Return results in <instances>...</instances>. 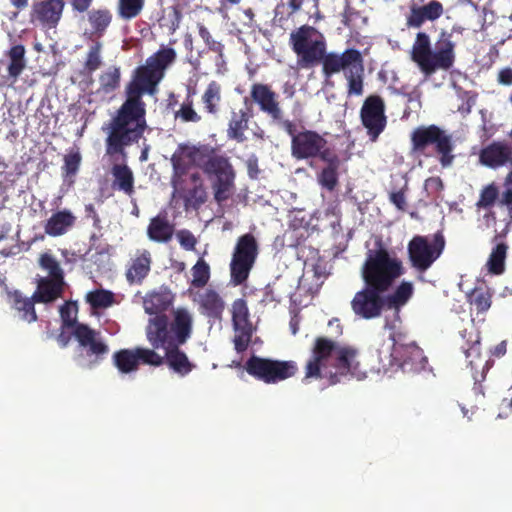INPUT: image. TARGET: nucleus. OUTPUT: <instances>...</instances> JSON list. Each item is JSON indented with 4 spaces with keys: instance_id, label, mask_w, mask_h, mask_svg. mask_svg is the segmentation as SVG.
Here are the masks:
<instances>
[{
    "instance_id": "23",
    "label": "nucleus",
    "mask_w": 512,
    "mask_h": 512,
    "mask_svg": "<svg viewBox=\"0 0 512 512\" xmlns=\"http://www.w3.org/2000/svg\"><path fill=\"white\" fill-rule=\"evenodd\" d=\"M479 162L493 169L506 165L512 167V145L506 141H493L480 150Z\"/></svg>"
},
{
    "instance_id": "56",
    "label": "nucleus",
    "mask_w": 512,
    "mask_h": 512,
    "mask_svg": "<svg viewBox=\"0 0 512 512\" xmlns=\"http://www.w3.org/2000/svg\"><path fill=\"white\" fill-rule=\"evenodd\" d=\"M177 238L182 248L188 251L195 250L197 239L191 231L186 229L180 230L177 233Z\"/></svg>"
},
{
    "instance_id": "59",
    "label": "nucleus",
    "mask_w": 512,
    "mask_h": 512,
    "mask_svg": "<svg viewBox=\"0 0 512 512\" xmlns=\"http://www.w3.org/2000/svg\"><path fill=\"white\" fill-rule=\"evenodd\" d=\"M390 201L400 210H404L406 206V200L404 192L397 191L390 194Z\"/></svg>"
},
{
    "instance_id": "15",
    "label": "nucleus",
    "mask_w": 512,
    "mask_h": 512,
    "mask_svg": "<svg viewBox=\"0 0 512 512\" xmlns=\"http://www.w3.org/2000/svg\"><path fill=\"white\" fill-rule=\"evenodd\" d=\"M384 99L376 94L369 95L360 109V120L371 142H376L387 126Z\"/></svg>"
},
{
    "instance_id": "53",
    "label": "nucleus",
    "mask_w": 512,
    "mask_h": 512,
    "mask_svg": "<svg viewBox=\"0 0 512 512\" xmlns=\"http://www.w3.org/2000/svg\"><path fill=\"white\" fill-rule=\"evenodd\" d=\"M504 187L505 190L501 194L499 205L507 207L509 213H512V170L505 177Z\"/></svg>"
},
{
    "instance_id": "62",
    "label": "nucleus",
    "mask_w": 512,
    "mask_h": 512,
    "mask_svg": "<svg viewBox=\"0 0 512 512\" xmlns=\"http://www.w3.org/2000/svg\"><path fill=\"white\" fill-rule=\"evenodd\" d=\"M242 0H219L220 8L219 11L228 10L231 7L238 5Z\"/></svg>"
},
{
    "instance_id": "63",
    "label": "nucleus",
    "mask_w": 512,
    "mask_h": 512,
    "mask_svg": "<svg viewBox=\"0 0 512 512\" xmlns=\"http://www.w3.org/2000/svg\"><path fill=\"white\" fill-rule=\"evenodd\" d=\"M9 2L18 11H23L29 6V0H9Z\"/></svg>"
},
{
    "instance_id": "27",
    "label": "nucleus",
    "mask_w": 512,
    "mask_h": 512,
    "mask_svg": "<svg viewBox=\"0 0 512 512\" xmlns=\"http://www.w3.org/2000/svg\"><path fill=\"white\" fill-rule=\"evenodd\" d=\"M194 301L197 302L202 315L215 320L222 318L225 302L216 290L212 288L205 289L198 293Z\"/></svg>"
},
{
    "instance_id": "13",
    "label": "nucleus",
    "mask_w": 512,
    "mask_h": 512,
    "mask_svg": "<svg viewBox=\"0 0 512 512\" xmlns=\"http://www.w3.org/2000/svg\"><path fill=\"white\" fill-rule=\"evenodd\" d=\"M257 255L258 245L255 237L250 233L240 236L230 264L231 281L235 285H241L247 280Z\"/></svg>"
},
{
    "instance_id": "9",
    "label": "nucleus",
    "mask_w": 512,
    "mask_h": 512,
    "mask_svg": "<svg viewBox=\"0 0 512 512\" xmlns=\"http://www.w3.org/2000/svg\"><path fill=\"white\" fill-rule=\"evenodd\" d=\"M291 137V155L297 160L319 158L333 151L327 146L328 141L314 130L297 128V123L292 120L283 121L279 127Z\"/></svg>"
},
{
    "instance_id": "51",
    "label": "nucleus",
    "mask_w": 512,
    "mask_h": 512,
    "mask_svg": "<svg viewBox=\"0 0 512 512\" xmlns=\"http://www.w3.org/2000/svg\"><path fill=\"white\" fill-rule=\"evenodd\" d=\"M39 266L48 272V278L64 279V271L52 254H41L39 258Z\"/></svg>"
},
{
    "instance_id": "6",
    "label": "nucleus",
    "mask_w": 512,
    "mask_h": 512,
    "mask_svg": "<svg viewBox=\"0 0 512 512\" xmlns=\"http://www.w3.org/2000/svg\"><path fill=\"white\" fill-rule=\"evenodd\" d=\"M411 151L416 155H434L442 168H449L455 161V143L452 134L431 124L415 128L410 134Z\"/></svg>"
},
{
    "instance_id": "4",
    "label": "nucleus",
    "mask_w": 512,
    "mask_h": 512,
    "mask_svg": "<svg viewBox=\"0 0 512 512\" xmlns=\"http://www.w3.org/2000/svg\"><path fill=\"white\" fill-rule=\"evenodd\" d=\"M305 365L304 380L328 379L330 385L341 381L342 377L360 379L365 375L358 360L359 352L351 346H340L326 337H317Z\"/></svg>"
},
{
    "instance_id": "39",
    "label": "nucleus",
    "mask_w": 512,
    "mask_h": 512,
    "mask_svg": "<svg viewBox=\"0 0 512 512\" xmlns=\"http://www.w3.org/2000/svg\"><path fill=\"white\" fill-rule=\"evenodd\" d=\"M413 284L403 281L392 294L386 296L387 308L399 310L413 295Z\"/></svg>"
},
{
    "instance_id": "2",
    "label": "nucleus",
    "mask_w": 512,
    "mask_h": 512,
    "mask_svg": "<svg viewBox=\"0 0 512 512\" xmlns=\"http://www.w3.org/2000/svg\"><path fill=\"white\" fill-rule=\"evenodd\" d=\"M403 272L401 260L392 257L386 248L369 250L361 269L364 287L350 302L354 315L363 320L379 318L388 309L385 293Z\"/></svg>"
},
{
    "instance_id": "61",
    "label": "nucleus",
    "mask_w": 512,
    "mask_h": 512,
    "mask_svg": "<svg viewBox=\"0 0 512 512\" xmlns=\"http://www.w3.org/2000/svg\"><path fill=\"white\" fill-rule=\"evenodd\" d=\"M248 174L251 178H256L259 173L258 161L256 158H250L247 161Z\"/></svg>"
},
{
    "instance_id": "57",
    "label": "nucleus",
    "mask_w": 512,
    "mask_h": 512,
    "mask_svg": "<svg viewBox=\"0 0 512 512\" xmlns=\"http://www.w3.org/2000/svg\"><path fill=\"white\" fill-rule=\"evenodd\" d=\"M72 11L76 13H85L89 11L93 0H69Z\"/></svg>"
},
{
    "instance_id": "31",
    "label": "nucleus",
    "mask_w": 512,
    "mask_h": 512,
    "mask_svg": "<svg viewBox=\"0 0 512 512\" xmlns=\"http://www.w3.org/2000/svg\"><path fill=\"white\" fill-rule=\"evenodd\" d=\"M76 217L70 210L64 209L55 212L44 226L45 233L52 237L64 235L75 224Z\"/></svg>"
},
{
    "instance_id": "10",
    "label": "nucleus",
    "mask_w": 512,
    "mask_h": 512,
    "mask_svg": "<svg viewBox=\"0 0 512 512\" xmlns=\"http://www.w3.org/2000/svg\"><path fill=\"white\" fill-rule=\"evenodd\" d=\"M249 375L266 384H275L295 376L298 366L292 360H276L252 355L245 363Z\"/></svg>"
},
{
    "instance_id": "42",
    "label": "nucleus",
    "mask_w": 512,
    "mask_h": 512,
    "mask_svg": "<svg viewBox=\"0 0 512 512\" xmlns=\"http://www.w3.org/2000/svg\"><path fill=\"white\" fill-rule=\"evenodd\" d=\"M170 301L166 296L159 292H152L148 294L143 301L144 310L150 315H163L162 312L167 310Z\"/></svg>"
},
{
    "instance_id": "60",
    "label": "nucleus",
    "mask_w": 512,
    "mask_h": 512,
    "mask_svg": "<svg viewBox=\"0 0 512 512\" xmlns=\"http://www.w3.org/2000/svg\"><path fill=\"white\" fill-rule=\"evenodd\" d=\"M507 352V341L503 340L491 349V355L496 358L503 357Z\"/></svg>"
},
{
    "instance_id": "16",
    "label": "nucleus",
    "mask_w": 512,
    "mask_h": 512,
    "mask_svg": "<svg viewBox=\"0 0 512 512\" xmlns=\"http://www.w3.org/2000/svg\"><path fill=\"white\" fill-rule=\"evenodd\" d=\"M400 333L391 332L389 339L392 341L391 357L404 372L418 373L425 369L428 360L424 351L414 342L400 343Z\"/></svg>"
},
{
    "instance_id": "32",
    "label": "nucleus",
    "mask_w": 512,
    "mask_h": 512,
    "mask_svg": "<svg viewBox=\"0 0 512 512\" xmlns=\"http://www.w3.org/2000/svg\"><path fill=\"white\" fill-rule=\"evenodd\" d=\"M87 20L91 27L90 35L97 39L103 37L113 20V14L108 8H97L87 12Z\"/></svg>"
},
{
    "instance_id": "45",
    "label": "nucleus",
    "mask_w": 512,
    "mask_h": 512,
    "mask_svg": "<svg viewBox=\"0 0 512 512\" xmlns=\"http://www.w3.org/2000/svg\"><path fill=\"white\" fill-rule=\"evenodd\" d=\"M121 71L119 67H110L99 76L100 90L106 94L114 92L120 86Z\"/></svg>"
},
{
    "instance_id": "35",
    "label": "nucleus",
    "mask_w": 512,
    "mask_h": 512,
    "mask_svg": "<svg viewBox=\"0 0 512 512\" xmlns=\"http://www.w3.org/2000/svg\"><path fill=\"white\" fill-rule=\"evenodd\" d=\"M174 228L164 217H154L151 219L147 234L155 242H168L173 236Z\"/></svg>"
},
{
    "instance_id": "30",
    "label": "nucleus",
    "mask_w": 512,
    "mask_h": 512,
    "mask_svg": "<svg viewBox=\"0 0 512 512\" xmlns=\"http://www.w3.org/2000/svg\"><path fill=\"white\" fill-rule=\"evenodd\" d=\"M181 346L182 345H166L160 346V348H164L165 350V356L163 357L164 363H166L173 372L181 377H185L193 371L196 366L189 360L186 353L180 349Z\"/></svg>"
},
{
    "instance_id": "46",
    "label": "nucleus",
    "mask_w": 512,
    "mask_h": 512,
    "mask_svg": "<svg viewBox=\"0 0 512 512\" xmlns=\"http://www.w3.org/2000/svg\"><path fill=\"white\" fill-rule=\"evenodd\" d=\"M145 0H118L117 12L124 20H131L140 15L144 8Z\"/></svg>"
},
{
    "instance_id": "14",
    "label": "nucleus",
    "mask_w": 512,
    "mask_h": 512,
    "mask_svg": "<svg viewBox=\"0 0 512 512\" xmlns=\"http://www.w3.org/2000/svg\"><path fill=\"white\" fill-rule=\"evenodd\" d=\"M113 365L122 374L136 372L139 366L148 365L159 367L164 364V358L155 349L147 347H134L120 349L112 355Z\"/></svg>"
},
{
    "instance_id": "40",
    "label": "nucleus",
    "mask_w": 512,
    "mask_h": 512,
    "mask_svg": "<svg viewBox=\"0 0 512 512\" xmlns=\"http://www.w3.org/2000/svg\"><path fill=\"white\" fill-rule=\"evenodd\" d=\"M499 186L491 182L482 187L479 193V199L475 203L477 210H491L500 200Z\"/></svg>"
},
{
    "instance_id": "34",
    "label": "nucleus",
    "mask_w": 512,
    "mask_h": 512,
    "mask_svg": "<svg viewBox=\"0 0 512 512\" xmlns=\"http://www.w3.org/2000/svg\"><path fill=\"white\" fill-rule=\"evenodd\" d=\"M222 88L216 81H211L201 96V103L206 113L216 116L220 111Z\"/></svg>"
},
{
    "instance_id": "52",
    "label": "nucleus",
    "mask_w": 512,
    "mask_h": 512,
    "mask_svg": "<svg viewBox=\"0 0 512 512\" xmlns=\"http://www.w3.org/2000/svg\"><path fill=\"white\" fill-rule=\"evenodd\" d=\"M101 50L102 44L99 41L89 47L84 63V68L89 73L96 71L102 65Z\"/></svg>"
},
{
    "instance_id": "54",
    "label": "nucleus",
    "mask_w": 512,
    "mask_h": 512,
    "mask_svg": "<svg viewBox=\"0 0 512 512\" xmlns=\"http://www.w3.org/2000/svg\"><path fill=\"white\" fill-rule=\"evenodd\" d=\"M282 3L276 6V16L280 14V9L285 8L287 10V17H291L302 10L305 0H281Z\"/></svg>"
},
{
    "instance_id": "50",
    "label": "nucleus",
    "mask_w": 512,
    "mask_h": 512,
    "mask_svg": "<svg viewBox=\"0 0 512 512\" xmlns=\"http://www.w3.org/2000/svg\"><path fill=\"white\" fill-rule=\"evenodd\" d=\"M175 118L180 119L185 123H198L202 120L201 115H199L194 109L193 99L190 95L186 97L184 102L181 104L180 109L175 112Z\"/></svg>"
},
{
    "instance_id": "18",
    "label": "nucleus",
    "mask_w": 512,
    "mask_h": 512,
    "mask_svg": "<svg viewBox=\"0 0 512 512\" xmlns=\"http://www.w3.org/2000/svg\"><path fill=\"white\" fill-rule=\"evenodd\" d=\"M278 94L271 88L270 85L264 83H253L250 88L251 103L258 105L259 110L270 117L273 123L278 127L282 125L284 119L283 110L278 100Z\"/></svg>"
},
{
    "instance_id": "11",
    "label": "nucleus",
    "mask_w": 512,
    "mask_h": 512,
    "mask_svg": "<svg viewBox=\"0 0 512 512\" xmlns=\"http://www.w3.org/2000/svg\"><path fill=\"white\" fill-rule=\"evenodd\" d=\"M445 244L446 241L442 231L433 234L431 240L427 236H414L407 247L412 267L418 272L427 271L440 257Z\"/></svg>"
},
{
    "instance_id": "24",
    "label": "nucleus",
    "mask_w": 512,
    "mask_h": 512,
    "mask_svg": "<svg viewBox=\"0 0 512 512\" xmlns=\"http://www.w3.org/2000/svg\"><path fill=\"white\" fill-rule=\"evenodd\" d=\"M248 97L244 98L245 108L239 111L232 110L228 121L226 130L227 138L234 140L238 143H243L247 140L245 132L249 129V122L253 118V111L251 104L248 106Z\"/></svg>"
},
{
    "instance_id": "49",
    "label": "nucleus",
    "mask_w": 512,
    "mask_h": 512,
    "mask_svg": "<svg viewBox=\"0 0 512 512\" xmlns=\"http://www.w3.org/2000/svg\"><path fill=\"white\" fill-rule=\"evenodd\" d=\"M469 301L475 306L477 313H485L491 307L492 294L488 290L475 288L469 296Z\"/></svg>"
},
{
    "instance_id": "47",
    "label": "nucleus",
    "mask_w": 512,
    "mask_h": 512,
    "mask_svg": "<svg viewBox=\"0 0 512 512\" xmlns=\"http://www.w3.org/2000/svg\"><path fill=\"white\" fill-rule=\"evenodd\" d=\"M86 301L93 309L107 308L114 302V294L111 291L97 289L86 296Z\"/></svg>"
},
{
    "instance_id": "19",
    "label": "nucleus",
    "mask_w": 512,
    "mask_h": 512,
    "mask_svg": "<svg viewBox=\"0 0 512 512\" xmlns=\"http://www.w3.org/2000/svg\"><path fill=\"white\" fill-rule=\"evenodd\" d=\"M73 336L83 349L85 356L90 359V364H98L109 352V347L101 337V333L90 328L86 324L77 325L73 330Z\"/></svg>"
},
{
    "instance_id": "20",
    "label": "nucleus",
    "mask_w": 512,
    "mask_h": 512,
    "mask_svg": "<svg viewBox=\"0 0 512 512\" xmlns=\"http://www.w3.org/2000/svg\"><path fill=\"white\" fill-rule=\"evenodd\" d=\"M65 0H39L30 10V21L44 29H55L63 16Z\"/></svg>"
},
{
    "instance_id": "25",
    "label": "nucleus",
    "mask_w": 512,
    "mask_h": 512,
    "mask_svg": "<svg viewBox=\"0 0 512 512\" xmlns=\"http://www.w3.org/2000/svg\"><path fill=\"white\" fill-rule=\"evenodd\" d=\"M152 255L147 249L137 250L127 263L125 278L130 285H141L151 271Z\"/></svg>"
},
{
    "instance_id": "28",
    "label": "nucleus",
    "mask_w": 512,
    "mask_h": 512,
    "mask_svg": "<svg viewBox=\"0 0 512 512\" xmlns=\"http://www.w3.org/2000/svg\"><path fill=\"white\" fill-rule=\"evenodd\" d=\"M321 161L326 163V166L317 174V181L322 188L332 192L339 184L338 170L341 165V160L333 151L332 153L324 154Z\"/></svg>"
},
{
    "instance_id": "33",
    "label": "nucleus",
    "mask_w": 512,
    "mask_h": 512,
    "mask_svg": "<svg viewBox=\"0 0 512 512\" xmlns=\"http://www.w3.org/2000/svg\"><path fill=\"white\" fill-rule=\"evenodd\" d=\"M114 181L112 187L131 196L134 193V176L126 164H114L112 167Z\"/></svg>"
},
{
    "instance_id": "55",
    "label": "nucleus",
    "mask_w": 512,
    "mask_h": 512,
    "mask_svg": "<svg viewBox=\"0 0 512 512\" xmlns=\"http://www.w3.org/2000/svg\"><path fill=\"white\" fill-rule=\"evenodd\" d=\"M198 32H199V36L203 39V41L205 42V44L208 46V48L214 52H217V53H221L222 52V49H223V45L218 42V41H215L209 30L203 25V24H198Z\"/></svg>"
},
{
    "instance_id": "41",
    "label": "nucleus",
    "mask_w": 512,
    "mask_h": 512,
    "mask_svg": "<svg viewBox=\"0 0 512 512\" xmlns=\"http://www.w3.org/2000/svg\"><path fill=\"white\" fill-rule=\"evenodd\" d=\"M507 250L508 246L504 242L497 243L496 246L492 249L487 262L489 271L491 273L500 275L504 272Z\"/></svg>"
},
{
    "instance_id": "5",
    "label": "nucleus",
    "mask_w": 512,
    "mask_h": 512,
    "mask_svg": "<svg viewBox=\"0 0 512 512\" xmlns=\"http://www.w3.org/2000/svg\"><path fill=\"white\" fill-rule=\"evenodd\" d=\"M455 46L452 35L442 31L432 49L429 35L418 32L412 45L411 59L426 76H431L437 70L448 71L455 62Z\"/></svg>"
},
{
    "instance_id": "12",
    "label": "nucleus",
    "mask_w": 512,
    "mask_h": 512,
    "mask_svg": "<svg viewBox=\"0 0 512 512\" xmlns=\"http://www.w3.org/2000/svg\"><path fill=\"white\" fill-rule=\"evenodd\" d=\"M460 336L463 340L461 349L465 354L467 367L470 368L475 381L474 390L476 393L484 395L480 383L485 379L489 367L488 362L483 359L481 354L480 332L474 326H471L469 329L461 330Z\"/></svg>"
},
{
    "instance_id": "29",
    "label": "nucleus",
    "mask_w": 512,
    "mask_h": 512,
    "mask_svg": "<svg viewBox=\"0 0 512 512\" xmlns=\"http://www.w3.org/2000/svg\"><path fill=\"white\" fill-rule=\"evenodd\" d=\"M64 287V279L41 277L37 280L33 300L36 301V303H52L62 297Z\"/></svg>"
},
{
    "instance_id": "1",
    "label": "nucleus",
    "mask_w": 512,
    "mask_h": 512,
    "mask_svg": "<svg viewBox=\"0 0 512 512\" xmlns=\"http://www.w3.org/2000/svg\"><path fill=\"white\" fill-rule=\"evenodd\" d=\"M177 59L174 48L161 45L159 50L146 59L144 65L135 69L132 80L125 88L126 99L116 110L102 130L106 134L105 146L108 156H120L126 160V147L139 142L147 129L144 94H154L165 71Z\"/></svg>"
},
{
    "instance_id": "64",
    "label": "nucleus",
    "mask_w": 512,
    "mask_h": 512,
    "mask_svg": "<svg viewBox=\"0 0 512 512\" xmlns=\"http://www.w3.org/2000/svg\"><path fill=\"white\" fill-rule=\"evenodd\" d=\"M57 341L59 343V345L64 348L66 347L69 342H70V336L68 334H66L65 332H61L58 336H57Z\"/></svg>"
},
{
    "instance_id": "7",
    "label": "nucleus",
    "mask_w": 512,
    "mask_h": 512,
    "mask_svg": "<svg viewBox=\"0 0 512 512\" xmlns=\"http://www.w3.org/2000/svg\"><path fill=\"white\" fill-rule=\"evenodd\" d=\"M193 318L185 308H178L169 323L166 315H157L149 320L146 337L154 349L166 345H184L191 337Z\"/></svg>"
},
{
    "instance_id": "48",
    "label": "nucleus",
    "mask_w": 512,
    "mask_h": 512,
    "mask_svg": "<svg viewBox=\"0 0 512 512\" xmlns=\"http://www.w3.org/2000/svg\"><path fill=\"white\" fill-rule=\"evenodd\" d=\"M60 317L62 321V328H73L76 329L77 325L80 323L77 322V312L78 306L76 302L67 301L63 305L60 306L59 309Z\"/></svg>"
},
{
    "instance_id": "17",
    "label": "nucleus",
    "mask_w": 512,
    "mask_h": 512,
    "mask_svg": "<svg viewBox=\"0 0 512 512\" xmlns=\"http://www.w3.org/2000/svg\"><path fill=\"white\" fill-rule=\"evenodd\" d=\"M231 313L233 328L236 332L233 339L234 348L237 353H243L249 347L254 332L247 301L243 298L234 300Z\"/></svg>"
},
{
    "instance_id": "37",
    "label": "nucleus",
    "mask_w": 512,
    "mask_h": 512,
    "mask_svg": "<svg viewBox=\"0 0 512 512\" xmlns=\"http://www.w3.org/2000/svg\"><path fill=\"white\" fill-rule=\"evenodd\" d=\"M64 163L61 167V173L65 182L72 185L75 182V177L79 171L82 156L79 148H72L64 155Z\"/></svg>"
},
{
    "instance_id": "8",
    "label": "nucleus",
    "mask_w": 512,
    "mask_h": 512,
    "mask_svg": "<svg viewBox=\"0 0 512 512\" xmlns=\"http://www.w3.org/2000/svg\"><path fill=\"white\" fill-rule=\"evenodd\" d=\"M289 43L297 55V66L300 69H309L319 64L327 50L323 34L309 25H302L293 31Z\"/></svg>"
},
{
    "instance_id": "43",
    "label": "nucleus",
    "mask_w": 512,
    "mask_h": 512,
    "mask_svg": "<svg viewBox=\"0 0 512 512\" xmlns=\"http://www.w3.org/2000/svg\"><path fill=\"white\" fill-rule=\"evenodd\" d=\"M363 62H358L353 69H350L344 75L348 82V94L360 96L363 94Z\"/></svg>"
},
{
    "instance_id": "3",
    "label": "nucleus",
    "mask_w": 512,
    "mask_h": 512,
    "mask_svg": "<svg viewBox=\"0 0 512 512\" xmlns=\"http://www.w3.org/2000/svg\"><path fill=\"white\" fill-rule=\"evenodd\" d=\"M173 167V183L182 187L181 177L196 167L201 169L208 178H214L212 189L217 203L228 200L235 190V171L228 157L219 154L208 145L180 144L171 157Z\"/></svg>"
},
{
    "instance_id": "22",
    "label": "nucleus",
    "mask_w": 512,
    "mask_h": 512,
    "mask_svg": "<svg viewBox=\"0 0 512 512\" xmlns=\"http://www.w3.org/2000/svg\"><path fill=\"white\" fill-rule=\"evenodd\" d=\"M182 187H176L171 177V185L175 192L183 198L185 206L198 209L207 200V193L203 185V180L199 172H186L182 177Z\"/></svg>"
},
{
    "instance_id": "38",
    "label": "nucleus",
    "mask_w": 512,
    "mask_h": 512,
    "mask_svg": "<svg viewBox=\"0 0 512 512\" xmlns=\"http://www.w3.org/2000/svg\"><path fill=\"white\" fill-rule=\"evenodd\" d=\"M10 297L12 299V306L19 312H22V319L31 323L37 320V314L35 311L34 304L36 301L33 300V295L31 298L23 297L20 291L15 290L10 293Z\"/></svg>"
},
{
    "instance_id": "21",
    "label": "nucleus",
    "mask_w": 512,
    "mask_h": 512,
    "mask_svg": "<svg viewBox=\"0 0 512 512\" xmlns=\"http://www.w3.org/2000/svg\"><path fill=\"white\" fill-rule=\"evenodd\" d=\"M358 62H363V57L359 50L349 48L342 53L324 52L320 63L322 64V74L325 79L333 75L344 72V75L350 69H353Z\"/></svg>"
},
{
    "instance_id": "58",
    "label": "nucleus",
    "mask_w": 512,
    "mask_h": 512,
    "mask_svg": "<svg viewBox=\"0 0 512 512\" xmlns=\"http://www.w3.org/2000/svg\"><path fill=\"white\" fill-rule=\"evenodd\" d=\"M498 82L505 86L512 85V69L510 67L503 68L498 73Z\"/></svg>"
},
{
    "instance_id": "26",
    "label": "nucleus",
    "mask_w": 512,
    "mask_h": 512,
    "mask_svg": "<svg viewBox=\"0 0 512 512\" xmlns=\"http://www.w3.org/2000/svg\"><path fill=\"white\" fill-rule=\"evenodd\" d=\"M443 12V5L437 0H432L422 6L412 5L407 17V26L420 28L426 21H435L440 18Z\"/></svg>"
},
{
    "instance_id": "36",
    "label": "nucleus",
    "mask_w": 512,
    "mask_h": 512,
    "mask_svg": "<svg viewBox=\"0 0 512 512\" xmlns=\"http://www.w3.org/2000/svg\"><path fill=\"white\" fill-rule=\"evenodd\" d=\"M25 47L22 44L12 46L7 52L9 58L8 75L15 82L26 67Z\"/></svg>"
},
{
    "instance_id": "44",
    "label": "nucleus",
    "mask_w": 512,
    "mask_h": 512,
    "mask_svg": "<svg viewBox=\"0 0 512 512\" xmlns=\"http://www.w3.org/2000/svg\"><path fill=\"white\" fill-rule=\"evenodd\" d=\"M191 274L190 285L194 288H203L210 280V266L203 258H199L191 268Z\"/></svg>"
}]
</instances>
